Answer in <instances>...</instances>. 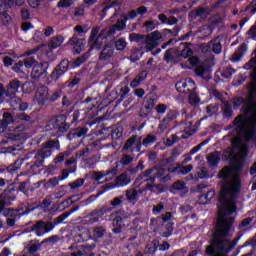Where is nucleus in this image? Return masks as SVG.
I'll return each instance as SVG.
<instances>
[{
    "label": "nucleus",
    "instance_id": "nucleus-1",
    "mask_svg": "<svg viewBox=\"0 0 256 256\" xmlns=\"http://www.w3.org/2000/svg\"><path fill=\"white\" fill-rule=\"evenodd\" d=\"M240 169L241 166H226L218 174L219 179H222L218 200V220L211 244L206 248L207 255L215 253L214 256H228L229 251L235 247V244L225 237H228L233 225L234 219L231 215L237 213V198L243 185Z\"/></svg>",
    "mask_w": 256,
    "mask_h": 256
},
{
    "label": "nucleus",
    "instance_id": "nucleus-2",
    "mask_svg": "<svg viewBox=\"0 0 256 256\" xmlns=\"http://www.w3.org/2000/svg\"><path fill=\"white\" fill-rule=\"evenodd\" d=\"M22 67H26V69H31L32 67L31 75L33 79H39V77L47 71L48 64L47 62L38 63L35 61L34 58L30 57L25 59L24 62H18L17 64H15V66L13 67V71H15L16 73H19Z\"/></svg>",
    "mask_w": 256,
    "mask_h": 256
},
{
    "label": "nucleus",
    "instance_id": "nucleus-3",
    "mask_svg": "<svg viewBox=\"0 0 256 256\" xmlns=\"http://www.w3.org/2000/svg\"><path fill=\"white\" fill-rule=\"evenodd\" d=\"M155 179H160L162 183H167V181L171 179V176H169V170L165 168L149 169L139 175L136 181H150V183H153Z\"/></svg>",
    "mask_w": 256,
    "mask_h": 256
},
{
    "label": "nucleus",
    "instance_id": "nucleus-4",
    "mask_svg": "<svg viewBox=\"0 0 256 256\" xmlns=\"http://www.w3.org/2000/svg\"><path fill=\"white\" fill-rule=\"evenodd\" d=\"M51 149L59 150V140L48 141L35 155L34 165L36 167H41L45 162V159L51 157Z\"/></svg>",
    "mask_w": 256,
    "mask_h": 256
},
{
    "label": "nucleus",
    "instance_id": "nucleus-5",
    "mask_svg": "<svg viewBox=\"0 0 256 256\" xmlns=\"http://www.w3.org/2000/svg\"><path fill=\"white\" fill-rule=\"evenodd\" d=\"M53 229H55V224L40 220L30 230L26 231V233H34L37 237H43V235H46L49 231H53Z\"/></svg>",
    "mask_w": 256,
    "mask_h": 256
},
{
    "label": "nucleus",
    "instance_id": "nucleus-6",
    "mask_svg": "<svg viewBox=\"0 0 256 256\" xmlns=\"http://www.w3.org/2000/svg\"><path fill=\"white\" fill-rule=\"evenodd\" d=\"M101 27L96 26L93 27L91 32H90V36L88 39V45L90 46L89 52L93 51V49H101V46L103 45V39L99 38V31H100Z\"/></svg>",
    "mask_w": 256,
    "mask_h": 256
},
{
    "label": "nucleus",
    "instance_id": "nucleus-7",
    "mask_svg": "<svg viewBox=\"0 0 256 256\" xmlns=\"http://www.w3.org/2000/svg\"><path fill=\"white\" fill-rule=\"evenodd\" d=\"M178 93H193L195 91V82L191 78L180 80L175 85Z\"/></svg>",
    "mask_w": 256,
    "mask_h": 256
},
{
    "label": "nucleus",
    "instance_id": "nucleus-8",
    "mask_svg": "<svg viewBox=\"0 0 256 256\" xmlns=\"http://www.w3.org/2000/svg\"><path fill=\"white\" fill-rule=\"evenodd\" d=\"M163 37L161 32L154 31L146 36V42L144 43V47L146 51H153L157 45H159V40Z\"/></svg>",
    "mask_w": 256,
    "mask_h": 256
},
{
    "label": "nucleus",
    "instance_id": "nucleus-9",
    "mask_svg": "<svg viewBox=\"0 0 256 256\" xmlns=\"http://www.w3.org/2000/svg\"><path fill=\"white\" fill-rule=\"evenodd\" d=\"M125 217L126 215L123 210L113 212L110 215V219L113 221V225H114L113 232L116 233V235L121 233V226L119 225V223H121V221H123Z\"/></svg>",
    "mask_w": 256,
    "mask_h": 256
},
{
    "label": "nucleus",
    "instance_id": "nucleus-10",
    "mask_svg": "<svg viewBox=\"0 0 256 256\" xmlns=\"http://www.w3.org/2000/svg\"><path fill=\"white\" fill-rule=\"evenodd\" d=\"M222 49L223 46L221 45V39L219 37L210 41L208 44L202 45V51L204 52L212 51L213 53H221Z\"/></svg>",
    "mask_w": 256,
    "mask_h": 256
},
{
    "label": "nucleus",
    "instance_id": "nucleus-11",
    "mask_svg": "<svg viewBox=\"0 0 256 256\" xmlns=\"http://www.w3.org/2000/svg\"><path fill=\"white\" fill-rule=\"evenodd\" d=\"M124 149H130L131 153L141 151V138H137V136H132L125 143Z\"/></svg>",
    "mask_w": 256,
    "mask_h": 256
},
{
    "label": "nucleus",
    "instance_id": "nucleus-12",
    "mask_svg": "<svg viewBox=\"0 0 256 256\" xmlns=\"http://www.w3.org/2000/svg\"><path fill=\"white\" fill-rule=\"evenodd\" d=\"M67 45H72L73 47V53H81L83 49H85V39L83 38H77L76 36H73L69 39L67 42Z\"/></svg>",
    "mask_w": 256,
    "mask_h": 256
},
{
    "label": "nucleus",
    "instance_id": "nucleus-13",
    "mask_svg": "<svg viewBox=\"0 0 256 256\" xmlns=\"http://www.w3.org/2000/svg\"><path fill=\"white\" fill-rule=\"evenodd\" d=\"M111 175L108 178H105L107 176ZM115 176V170L111 169V170H106L103 172H94L92 174V178L94 179V181H98V183H105V181H111V177ZM105 179V180H103Z\"/></svg>",
    "mask_w": 256,
    "mask_h": 256
},
{
    "label": "nucleus",
    "instance_id": "nucleus-14",
    "mask_svg": "<svg viewBox=\"0 0 256 256\" xmlns=\"http://www.w3.org/2000/svg\"><path fill=\"white\" fill-rule=\"evenodd\" d=\"M68 69H69V61L67 60L61 61L58 67L52 72V75H51L52 79L54 81H57V79H59L61 75L67 73Z\"/></svg>",
    "mask_w": 256,
    "mask_h": 256
},
{
    "label": "nucleus",
    "instance_id": "nucleus-15",
    "mask_svg": "<svg viewBox=\"0 0 256 256\" xmlns=\"http://www.w3.org/2000/svg\"><path fill=\"white\" fill-rule=\"evenodd\" d=\"M113 55H115V48H113V44L107 43L100 52L99 59L100 61H109Z\"/></svg>",
    "mask_w": 256,
    "mask_h": 256
},
{
    "label": "nucleus",
    "instance_id": "nucleus-16",
    "mask_svg": "<svg viewBox=\"0 0 256 256\" xmlns=\"http://www.w3.org/2000/svg\"><path fill=\"white\" fill-rule=\"evenodd\" d=\"M35 99L39 104L49 101V89L46 86H40L36 91Z\"/></svg>",
    "mask_w": 256,
    "mask_h": 256
},
{
    "label": "nucleus",
    "instance_id": "nucleus-17",
    "mask_svg": "<svg viewBox=\"0 0 256 256\" xmlns=\"http://www.w3.org/2000/svg\"><path fill=\"white\" fill-rule=\"evenodd\" d=\"M129 41L138 43L140 49H143V51H147V48L145 47L147 38L145 35L138 34V33H131L129 35Z\"/></svg>",
    "mask_w": 256,
    "mask_h": 256
},
{
    "label": "nucleus",
    "instance_id": "nucleus-18",
    "mask_svg": "<svg viewBox=\"0 0 256 256\" xmlns=\"http://www.w3.org/2000/svg\"><path fill=\"white\" fill-rule=\"evenodd\" d=\"M9 201H15V196L11 195V191L5 190L4 193L0 195V213L5 209V205H9Z\"/></svg>",
    "mask_w": 256,
    "mask_h": 256
},
{
    "label": "nucleus",
    "instance_id": "nucleus-19",
    "mask_svg": "<svg viewBox=\"0 0 256 256\" xmlns=\"http://www.w3.org/2000/svg\"><path fill=\"white\" fill-rule=\"evenodd\" d=\"M127 27V19H119L117 20L116 24H114L109 30L108 35H115L117 31H123Z\"/></svg>",
    "mask_w": 256,
    "mask_h": 256
},
{
    "label": "nucleus",
    "instance_id": "nucleus-20",
    "mask_svg": "<svg viewBox=\"0 0 256 256\" xmlns=\"http://www.w3.org/2000/svg\"><path fill=\"white\" fill-rule=\"evenodd\" d=\"M64 42L65 37L62 35H57L51 38V40L48 43V47H50V49H57V47H61V45H63Z\"/></svg>",
    "mask_w": 256,
    "mask_h": 256
},
{
    "label": "nucleus",
    "instance_id": "nucleus-21",
    "mask_svg": "<svg viewBox=\"0 0 256 256\" xmlns=\"http://www.w3.org/2000/svg\"><path fill=\"white\" fill-rule=\"evenodd\" d=\"M10 123H13V116L11 115V113L6 112L3 114V118L0 121V133H3V131L7 129V125H9Z\"/></svg>",
    "mask_w": 256,
    "mask_h": 256
},
{
    "label": "nucleus",
    "instance_id": "nucleus-22",
    "mask_svg": "<svg viewBox=\"0 0 256 256\" xmlns=\"http://www.w3.org/2000/svg\"><path fill=\"white\" fill-rule=\"evenodd\" d=\"M147 79V71L140 72L130 83V87L132 89H135L136 87H139L142 81H145Z\"/></svg>",
    "mask_w": 256,
    "mask_h": 256
},
{
    "label": "nucleus",
    "instance_id": "nucleus-23",
    "mask_svg": "<svg viewBox=\"0 0 256 256\" xmlns=\"http://www.w3.org/2000/svg\"><path fill=\"white\" fill-rule=\"evenodd\" d=\"M175 119V113L174 112H169L167 116L162 120V122L159 125V129L161 131H165L167 127L169 126V123Z\"/></svg>",
    "mask_w": 256,
    "mask_h": 256
},
{
    "label": "nucleus",
    "instance_id": "nucleus-24",
    "mask_svg": "<svg viewBox=\"0 0 256 256\" xmlns=\"http://www.w3.org/2000/svg\"><path fill=\"white\" fill-rule=\"evenodd\" d=\"M247 51V46L242 45L236 50L232 56L233 63H237V61H241L243 58V55H245V52Z\"/></svg>",
    "mask_w": 256,
    "mask_h": 256
},
{
    "label": "nucleus",
    "instance_id": "nucleus-25",
    "mask_svg": "<svg viewBox=\"0 0 256 256\" xmlns=\"http://www.w3.org/2000/svg\"><path fill=\"white\" fill-rule=\"evenodd\" d=\"M11 107H14V109H19L20 111H25L29 105L27 103H21V100L19 98H12L10 100Z\"/></svg>",
    "mask_w": 256,
    "mask_h": 256
},
{
    "label": "nucleus",
    "instance_id": "nucleus-26",
    "mask_svg": "<svg viewBox=\"0 0 256 256\" xmlns=\"http://www.w3.org/2000/svg\"><path fill=\"white\" fill-rule=\"evenodd\" d=\"M195 73L199 77H202V79H207V77H209V69H207L203 64H200L196 67Z\"/></svg>",
    "mask_w": 256,
    "mask_h": 256
},
{
    "label": "nucleus",
    "instance_id": "nucleus-27",
    "mask_svg": "<svg viewBox=\"0 0 256 256\" xmlns=\"http://www.w3.org/2000/svg\"><path fill=\"white\" fill-rule=\"evenodd\" d=\"M197 128L191 125V122L186 123V127L184 128V134L182 135V139H187V137H191V135H195Z\"/></svg>",
    "mask_w": 256,
    "mask_h": 256
},
{
    "label": "nucleus",
    "instance_id": "nucleus-28",
    "mask_svg": "<svg viewBox=\"0 0 256 256\" xmlns=\"http://www.w3.org/2000/svg\"><path fill=\"white\" fill-rule=\"evenodd\" d=\"M131 183V178L127 174H121L116 179V184L118 187H125V185H129Z\"/></svg>",
    "mask_w": 256,
    "mask_h": 256
},
{
    "label": "nucleus",
    "instance_id": "nucleus-29",
    "mask_svg": "<svg viewBox=\"0 0 256 256\" xmlns=\"http://www.w3.org/2000/svg\"><path fill=\"white\" fill-rule=\"evenodd\" d=\"M103 215H105V210H95L90 217V223H97L103 218Z\"/></svg>",
    "mask_w": 256,
    "mask_h": 256
},
{
    "label": "nucleus",
    "instance_id": "nucleus-30",
    "mask_svg": "<svg viewBox=\"0 0 256 256\" xmlns=\"http://www.w3.org/2000/svg\"><path fill=\"white\" fill-rule=\"evenodd\" d=\"M219 159H220L219 152H214L207 156V161L209 165H211V167L217 166V164L219 163Z\"/></svg>",
    "mask_w": 256,
    "mask_h": 256
},
{
    "label": "nucleus",
    "instance_id": "nucleus-31",
    "mask_svg": "<svg viewBox=\"0 0 256 256\" xmlns=\"http://www.w3.org/2000/svg\"><path fill=\"white\" fill-rule=\"evenodd\" d=\"M180 49H183L180 53V57L183 59H187V57H191V55H193V50L187 46V43L181 44Z\"/></svg>",
    "mask_w": 256,
    "mask_h": 256
},
{
    "label": "nucleus",
    "instance_id": "nucleus-32",
    "mask_svg": "<svg viewBox=\"0 0 256 256\" xmlns=\"http://www.w3.org/2000/svg\"><path fill=\"white\" fill-rule=\"evenodd\" d=\"M17 217H19V214L12 210L10 216L6 220L8 227H14L15 223H17Z\"/></svg>",
    "mask_w": 256,
    "mask_h": 256
},
{
    "label": "nucleus",
    "instance_id": "nucleus-33",
    "mask_svg": "<svg viewBox=\"0 0 256 256\" xmlns=\"http://www.w3.org/2000/svg\"><path fill=\"white\" fill-rule=\"evenodd\" d=\"M94 247H95V245L85 244L83 246H80L79 248L82 251V253L84 254V256H93Z\"/></svg>",
    "mask_w": 256,
    "mask_h": 256
},
{
    "label": "nucleus",
    "instance_id": "nucleus-34",
    "mask_svg": "<svg viewBox=\"0 0 256 256\" xmlns=\"http://www.w3.org/2000/svg\"><path fill=\"white\" fill-rule=\"evenodd\" d=\"M22 165H23V159L19 158L14 162V164L8 166L7 170L9 171V173H13L14 171H17V169H21Z\"/></svg>",
    "mask_w": 256,
    "mask_h": 256
},
{
    "label": "nucleus",
    "instance_id": "nucleus-35",
    "mask_svg": "<svg viewBox=\"0 0 256 256\" xmlns=\"http://www.w3.org/2000/svg\"><path fill=\"white\" fill-rule=\"evenodd\" d=\"M59 181H61L59 177L51 178L45 183V188L53 189L54 187H57V185H59Z\"/></svg>",
    "mask_w": 256,
    "mask_h": 256
},
{
    "label": "nucleus",
    "instance_id": "nucleus-36",
    "mask_svg": "<svg viewBox=\"0 0 256 256\" xmlns=\"http://www.w3.org/2000/svg\"><path fill=\"white\" fill-rule=\"evenodd\" d=\"M190 17H200L201 19H205L207 17V10L199 8L196 11L191 12Z\"/></svg>",
    "mask_w": 256,
    "mask_h": 256
},
{
    "label": "nucleus",
    "instance_id": "nucleus-37",
    "mask_svg": "<svg viewBox=\"0 0 256 256\" xmlns=\"http://www.w3.org/2000/svg\"><path fill=\"white\" fill-rule=\"evenodd\" d=\"M115 47L117 51H125V47H127V40H125V38H119L115 42Z\"/></svg>",
    "mask_w": 256,
    "mask_h": 256
},
{
    "label": "nucleus",
    "instance_id": "nucleus-38",
    "mask_svg": "<svg viewBox=\"0 0 256 256\" xmlns=\"http://www.w3.org/2000/svg\"><path fill=\"white\" fill-rule=\"evenodd\" d=\"M139 193H137V190L130 189L126 191V197L128 201H136Z\"/></svg>",
    "mask_w": 256,
    "mask_h": 256
},
{
    "label": "nucleus",
    "instance_id": "nucleus-39",
    "mask_svg": "<svg viewBox=\"0 0 256 256\" xmlns=\"http://www.w3.org/2000/svg\"><path fill=\"white\" fill-rule=\"evenodd\" d=\"M156 141H157V137L153 135H148L146 136V138H144L142 145L144 147H149V145H153V143H155Z\"/></svg>",
    "mask_w": 256,
    "mask_h": 256
},
{
    "label": "nucleus",
    "instance_id": "nucleus-40",
    "mask_svg": "<svg viewBox=\"0 0 256 256\" xmlns=\"http://www.w3.org/2000/svg\"><path fill=\"white\" fill-rule=\"evenodd\" d=\"M20 87L21 82H19V80H12L9 83V89H11L12 93H17Z\"/></svg>",
    "mask_w": 256,
    "mask_h": 256
},
{
    "label": "nucleus",
    "instance_id": "nucleus-41",
    "mask_svg": "<svg viewBox=\"0 0 256 256\" xmlns=\"http://www.w3.org/2000/svg\"><path fill=\"white\" fill-rule=\"evenodd\" d=\"M156 27H157V23L153 20L147 21L143 25V29H145V31L147 32L153 31V29H155Z\"/></svg>",
    "mask_w": 256,
    "mask_h": 256
},
{
    "label": "nucleus",
    "instance_id": "nucleus-42",
    "mask_svg": "<svg viewBox=\"0 0 256 256\" xmlns=\"http://www.w3.org/2000/svg\"><path fill=\"white\" fill-rule=\"evenodd\" d=\"M178 171L181 175H187V173H191V171H193V165L188 164L186 166H179Z\"/></svg>",
    "mask_w": 256,
    "mask_h": 256
},
{
    "label": "nucleus",
    "instance_id": "nucleus-43",
    "mask_svg": "<svg viewBox=\"0 0 256 256\" xmlns=\"http://www.w3.org/2000/svg\"><path fill=\"white\" fill-rule=\"evenodd\" d=\"M223 113L225 117H231V115H233V109L231 108V104H229V102L224 103Z\"/></svg>",
    "mask_w": 256,
    "mask_h": 256
},
{
    "label": "nucleus",
    "instance_id": "nucleus-44",
    "mask_svg": "<svg viewBox=\"0 0 256 256\" xmlns=\"http://www.w3.org/2000/svg\"><path fill=\"white\" fill-rule=\"evenodd\" d=\"M73 5V0H60L57 4L59 9H67V7H71Z\"/></svg>",
    "mask_w": 256,
    "mask_h": 256
},
{
    "label": "nucleus",
    "instance_id": "nucleus-45",
    "mask_svg": "<svg viewBox=\"0 0 256 256\" xmlns=\"http://www.w3.org/2000/svg\"><path fill=\"white\" fill-rule=\"evenodd\" d=\"M173 189L176 191H187V187L185 186V182L177 181L173 184Z\"/></svg>",
    "mask_w": 256,
    "mask_h": 256
},
{
    "label": "nucleus",
    "instance_id": "nucleus-46",
    "mask_svg": "<svg viewBox=\"0 0 256 256\" xmlns=\"http://www.w3.org/2000/svg\"><path fill=\"white\" fill-rule=\"evenodd\" d=\"M61 97V91H51L48 93V101H57Z\"/></svg>",
    "mask_w": 256,
    "mask_h": 256
},
{
    "label": "nucleus",
    "instance_id": "nucleus-47",
    "mask_svg": "<svg viewBox=\"0 0 256 256\" xmlns=\"http://www.w3.org/2000/svg\"><path fill=\"white\" fill-rule=\"evenodd\" d=\"M88 57H89V52L84 54V56L77 58L74 61V67H80L81 65H83V63H85Z\"/></svg>",
    "mask_w": 256,
    "mask_h": 256
},
{
    "label": "nucleus",
    "instance_id": "nucleus-48",
    "mask_svg": "<svg viewBox=\"0 0 256 256\" xmlns=\"http://www.w3.org/2000/svg\"><path fill=\"white\" fill-rule=\"evenodd\" d=\"M121 165H131L133 163V157L125 154L120 160Z\"/></svg>",
    "mask_w": 256,
    "mask_h": 256
},
{
    "label": "nucleus",
    "instance_id": "nucleus-49",
    "mask_svg": "<svg viewBox=\"0 0 256 256\" xmlns=\"http://www.w3.org/2000/svg\"><path fill=\"white\" fill-rule=\"evenodd\" d=\"M206 111H207L208 115H215V112L219 111V106H217L215 104H210L206 107Z\"/></svg>",
    "mask_w": 256,
    "mask_h": 256
},
{
    "label": "nucleus",
    "instance_id": "nucleus-50",
    "mask_svg": "<svg viewBox=\"0 0 256 256\" xmlns=\"http://www.w3.org/2000/svg\"><path fill=\"white\" fill-rule=\"evenodd\" d=\"M236 70L228 67L225 69V71L222 73V77H225L226 79H229V77H231V75H235Z\"/></svg>",
    "mask_w": 256,
    "mask_h": 256
},
{
    "label": "nucleus",
    "instance_id": "nucleus-51",
    "mask_svg": "<svg viewBox=\"0 0 256 256\" xmlns=\"http://www.w3.org/2000/svg\"><path fill=\"white\" fill-rule=\"evenodd\" d=\"M157 251V245L155 243H149L145 248V253L151 254Z\"/></svg>",
    "mask_w": 256,
    "mask_h": 256
},
{
    "label": "nucleus",
    "instance_id": "nucleus-52",
    "mask_svg": "<svg viewBox=\"0 0 256 256\" xmlns=\"http://www.w3.org/2000/svg\"><path fill=\"white\" fill-rule=\"evenodd\" d=\"M83 183H85L84 179H77L76 181L70 183L69 187H71V189H77V188L81 187L83 185Z\"/></svg>",
    "mask_w": 256,
    "mask_h": 256
},
{
    "label": "nucleus",
    "instance_id": "nucleus-53",
    "mask_svg": "<svg viewBox=\"0 0 256 256\" xmlns=\"http://www.w3.org/2000/svg\"><path fill=\"white\" fill-rule=\"evenodd\" d=\"M176 142H177V136L175 135L170 136L164 141L167 147H171V145H174Z\"/></svg>",
    "mask_w": 256,
    "mask_h": 256
},
{
    "label": "nucleus",
    "instance_id": "nucleus-54",
    "mask_svg": "<svg viewBox=\"0 0 256 256\" xmlns=\"http://www.w3.org/2000/svg\"><path fill=\"white\" fill-rule=\"evenodd\" d=\"M87 237H89V233L87 232V230H85V233L77 234L75 241H78V243H81V241H85V239H87Z\"/></svg>",
    "mask_w": 256,
    "mask_h": 256
},
{
    "label": "nucleus",
    "instance_id": "nucleus-55",
    "mask_svg": "<svg viewBox=\"0 0 256 256\" xmlns=\"http://www.w3.org/2000/svg\"><path fill=\"white\" fill-rule=\"evenodd\" d=\"M188 99L192 105H197V103H199V97H197V94L195 93H190Z\"/></svg>",
    "mask_w": 256,
    "mask_h": 256
},
{
    "label": "nucleus",
    "instance_id": "nucleus-56",
    "mask_svg": "<svg viewBox=\"0 0 256 256\" xmlns=\"http://www.w3.org/2000/svg\"><path fill=\"white\" fill-rule=\"evenodd\" d=\"M143 105H144L147 113H151V111L153 109V106H154L153 99H149L148 100V104H147V102H144Z\"/></svg>",
    "mask_w": 256,
    "mask_h": 256
},
{
    "label": "nucleus",
    "instance_id": "nucleus-57",
    "mask_svg": "<svg viewBox=\"0 0 256 256\" xmlns=\"http://www.w3.org/2000/svg\"><path fill=\"white\" fill-rule=\"evenodd\" d=\"M207 142H202L201 144L197 145L196 147L192 148L190 150V155H195V153H199V151H201V147H203V145H206Z\"/></svg>",
    "mask_w": 256,
    "mask_h": 256
},
{
    "label": "nucleus",
    "instance_id": "nucleus-58",
    "mask_svg": "<svg viewBox=\"0 0 256 256\" xmlns=\"http://www.w3.org/2000/svg\"><path fill=\"white\" fill-rule=\"evenodd\" d=\"M85 15V9L83 7H78L75 9L74 17H83Z\"/></svg>",
    "mask_w": 256,
    "mask_h": 256
},
{
    "label": "nucleus",
    "instance_id": "nucleus-59",
    "mask_svg": "<svg viewBox=\"0 0 256 256\" xmlns=\"http://www.w3.org/2000/svg\"><path fill=\"white\" fill-rule=\"evenodd\" d=\"M39 249H41V244H32L29 247L28 251H29V253H32V255H33V253H37V251H39Z\"/></svg>",
    "mask_w": 256,
    "mask_h": 256
},
{
    "label": "nucleus",
    "instance_id": "nucleus-60",
    "mask_svg": "<svg viewBox=\"0 0 256 256\" xmlns=\"http://www.w3.org/2000/svg\"><path fill=\"white\" fill-rule=\"evenodd\" d=\"M104 233H105V230L102 227H98V228L94 229V236L95 237H98V238L103 237Z\"/></svg>",
    "mask_w": 256,
    "mask_h": 256
},
{
    "label": "nucleus",
    "instance_id": "nucleus-61",
    "mask_svg": "<svg viewBox=\"0 0 256 256\" xmlns=\"http://www.w3.org/2000/svg\"><path fill=\"white\" fill-rule=\"evenodd\" d=\"M141 58V52L135 50L134 52H132L130 59L131 61H139V59Z\"/></svg>",
    "mask_w": 256,
    "mask_h": 256
},
{
    "label": "nucleus",
    "instance_id": "nucleus-62",
    "mask_svg": "<svg viewBox=\"0 0 256 256\" xmlns=\"http://www.w3.org/2000/svg\"><path fill=\"white\" fill-rule=\"evenodd\" d=\"M107 33H109V30H107V29L99 30V32L97 34V37L102 39V40L107 39Z\"/></svg>",
    "mask_w": 256,
    "mask_h": 256
},
{
    "label": "nucleus",
    "instance_id": "nucleus-63",
    "mask_svg": "<svg viewBox=\"0 0 256 256\" xmlns=\"http://www.w3.org/2000/svg\"><path fill=\"white\" fill-rule=\"evenodd\" d=\"M137 15V10H131L126 16H124V19H126V21L129 19H135Z\"/></svg>",
    "mask_w": 256,
    "mask_h": 256
},
{
    "label": "nucleus",
    "instance_id": "nucleus-64",
    "mask_svg": "<svg viewBox=\"0 0 256 256\" xmlns=\"http://www.w3.org/2000/svg\"><path fill=\"white\" fill-rule=\"evenodd\" d=\"M156 111L157 113H165V111H167V105L158 104V106L156 107Z\"/></svg>",
    "mask_w": 256,
    "mask_h": 256
}]
</instances>
